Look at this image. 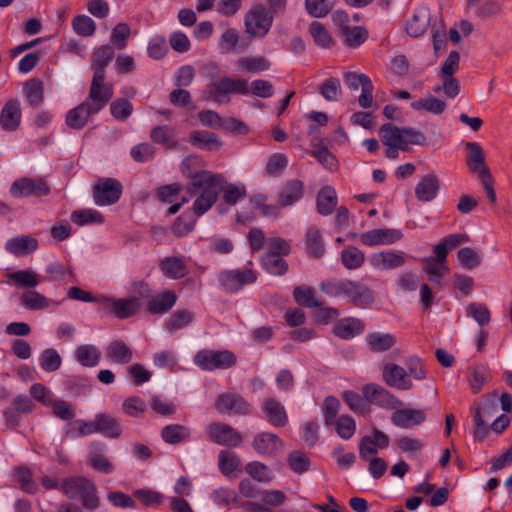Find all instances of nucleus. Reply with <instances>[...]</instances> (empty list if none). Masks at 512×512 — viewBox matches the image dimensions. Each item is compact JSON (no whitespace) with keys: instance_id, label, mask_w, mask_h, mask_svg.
I'll return each mask as SVG.
<instances>
[{"instance_id":"56","label":"nucleus","mask_w":512,"mask_h":512,"mask_svg":"<svg viewBox=\"0 0 512 512\" xmlns=\"http://www.w3.org/2000/svg\"><path fill=\"white\" fill-rule=\"evenodd\" d=\"M342 34L345 44L350 47L359 46L367 39L368 36L367 31L360 26L353 28L345 26L342 28Z\"/></svg>"},{"instance_id":"52","label":"nucleus","mask_w":512,"mask_h":512,"mask_svg":"<svg viewBox=\"0 0 512 512\" xmlns=\"http://www.w3.org/2000/svg\"><path fill=\"white\" fill-rule=\"evenodd\" d=\"M342 398L352 411L361 414L370 413V406L364 396L362 397L358 393L348 390L342 393Z\"/></svg>"},{"instance_id":"14","label":"nucleus","mask_w":512,"mask_h":512,"mask_svg":"<svg viewBox=\"0 0 512 512\" xmlns=\"http://www.w3.org/2000/svg\"><path fill=\"white\" fill-rule=\"evenodd\" d=\"M497 407L494 402L479 404L474 412V438L482 441L489 432L488 422L495 416Z\"/></svg>"},{"instance_id":"41","label":"nucleus","mask_w":512,"mask_h":512,"mask_svg":"<svg viewBox=\"0 0 512 512\" xmlns=\"http://www.w3.org/2000/svg\"><path fill=\"white\" fill-rule=\"evenodd\" d=\"M303 195V184L299 180H291L287 182L279 195L280 206L286 207L294 204Z\"/></svg>"},{"instance_id":"30","label":"nucleus","mask_w":512,"mask_h":512,"mask_svg":"<svg viewBox=\"0 0 512 512\" xmlns=\"http://www.w3.org/2000/svg\"><path fill=\"white\" fill-rule=\"evenodd\" d=\"M364 327V323L357 318H344L335 324L333 332L341 339H352L362 333Z\"/></svg>"},{"instance_id":"12","label":"nucleus","mask_w":512,"mask_h":512,"mask_svg":"<svg viewBox=\"0 0 512 512\" xmlns=\"http://www.w3.org/2000/svg\"><path fill=\"white\" fill-rule=\"evenodd\" d=\"M219 281L221 286L227 292L239 291L245 284H250L256 281V274L250 270H229L219 274Z\"/></svg>"},{"instance_id":"15","label":"nucleus","mask_w":512,"mask_h":512,"mask_svg":"<svg viewBox=\"0 0 512 512\" xmlns=\"http://www.w3.org/2000/svg\"><path fill=\"white\" fill-rule=\"evenodd\" d=\"M21 103L17 98H11L0 111V126L4 131H16L21 123Z\"/></svg>"},{"instance_id":"37","label":"nucleus","mask_w":512,"mask_h":512,"mask_svg":"<svg viewBox=\"0 0 512 512\" xmlns=\"http://www.w3.org/2000/svg\"><path fill=\"white\" fill-rule=\"evenodd\" d=\"M366 341L369 349L376 353L385 352L396 344L395 336L390 333H370L367 335Z\"/></svg>"},{"instance_id":"61","label":"nucleus","mask_w":512,"mask_h":512,"mask_svg":"<svg viewBox=\"0 0 512 512\" xmlns=\"http://www.w3.org/2000/svg\"><path fill=\"white\" fill-rule=\"evenodd\" d=\"M246 472L258 482H269L272 479L271 471L263 463L254 461L246 465Z\"/></svg>"},{"instance_id":"18","label":"nucleus","mask_w":512,"mask_h":512,"mask_svg":"<svg viewBox=\"0 0 512 512\" xmlns=\"http://www.w3.org/2000/svg\"><path fill=\"white\" fill-rule=\"evenodd\" d=\"M422 269L427 279L438 286L442 285L443 279L450 273L447 258H424Z\"/></svg>"},{"instance_id":"62","label":"nucleus","mask_w":512,"mask_h":512,"mask_svg":"<svg viewBox=\"0 0 512 512\" xmlns=\"http://www.w3.org/2000/svg\"><path fill=\"white\" fill-rule=\"evenodd\" d=\"M333 424L336 426L338 435L343 439H350L355 433L356 424L349 415L339 417Z\"/></svg>"},{"instance_id":"51","label":"nucleus","mask_w":512,"mask_h":512,"mask_svg":"<svg viewBox=\"0 0 512 512\" xmlns=\"http://www.w3.org/2000/svg\"><path fill=\"white\" fill-rule=\"evenodd\" d=\"M309 34L313 38L315 44L322 48H330L333 45V39L327 29L318 21H313L310 24Z\"/></svg>"},{"instance_id":"32","label":"nucleus","mask_w":512,"mask_h":512,"mask_svg":"<svg viewBox=\"0 0 512 512\" xmlns=\"http://www.w3.org/2000/svg\"><path fill=\"white\" fill-rule=\"evenodd\" d=\"M176 300V294L167 290L157 296L150 297L147 309L151 314H164L175 305Z\"/></svg>"},{"instance_id":"13","label":"nucleus","mask_w":512,"mask_h":512,"mask_svg":"<svg viewBox=\"0 0 512 512\" xmlns=\"http://www.w3.org/2000/svg\"><path fill=\"white\" fill-rule=\"evenodd\" d=\"M383 381L390 387L398 390H411L413 382L405 368L394 364H385L382 370Z\"/></svg>"},{"instance_id":"34","label":"nucleus","mask_w":512,"mask_h":512,"mask_svg":"<svg viewBox=\"0 0 512 512\" xmlns=\"http://www.w3.org/2000/svg\"><path fill=\"white\" fill-rule=\"evenodd\" d=\"M91 482L84 477H71L62 481L61 489L68 498L80 499Z\"/></svg>"},{"instance_id":"17","label":"nucleus","mask_w":512,"mask_h":512,"mask_svg":"<svg viewBox=\"0 0 512 512\" xmlns=\"http://www.w3.org/2000/svg\"><path fill=\"white\" fill-rule=\"evenodd\" d=\"M402 236V232L398 229L379 228L363 233L360 240L364 245L368 246L387 245L399 241Z\"/></svg>"},{"instance_id":"8","label":"nucleus","mask_w":512,"mask_h":512,"mask_svg":"<svg viewBox=\"0 0 512 512\" xmlns=\"http://www.w3.org/2000/svg\"><path fill=\"white\" fill-rule=\"evenodd\" d=\"M343 79L347 87L356 91L359 87L362 88V93L358 97V104L360 107L367 109L373 105V84L371 79L364 73L347 72L343 75Z\"/></svg>"},{"instance_id":"6","label":"nucleus","mask_w":512,"mask_h":512,"mask_svg":"<svg viewBox=\"0 0 512 512\" xmlns=\"http://www.w3.org/2000/svg\"><path fill=\"white\" fill-rule=\"evenodd\" d=\"M114 48L111 45H102L92 55V69L94 71L91 89L104 91L110 89L113 92L112 84H105V68L114 57Z\"/></svg>"},{"instance_id":"33","label":"nucleus","mask_w":512,"mask_h":512,"mask_svg":"<svg viewBox=\"0 0 512 512\" xmlns=\"http://www.w3.org/2000/svg\"><path fill=\"white\" fill-rule=\"evenodd\" d=\"M96 425L98 427V433H101L106 437L116 439L119 438L122 434L119 420L109 414H97Z\"/></svg>"},{"instance_id":"3","label":"nucleus","mask_w":512,"mask_h":512,"mask_svg":"<svg viewBox=\"0 0 512 512\" xmlns=\"http://www.w3.org/2000/svg\"><path fill=\"white\" fill-rule=\"evenodd\" d=\"M193 361L201 370L214 371L232 368L237 363V357L226 349H201L194 355Z\"/></svg>"},{"instance_id":"48","label":"nucleus","mask_w":512,"mask_h":512,"mask_svg":"<svg viewBox=\"0 0 512 512\" xmlns=\"http://www.w3.org/2000/svg\"><path fill=\"white\" fill-rule=\"evenodd\" d=\"M8 277L17 286L27 289L36 287L41 280L40 276L33 270H20L12 272L9 273Z\"/></svg>"},{"instance_id":"31","label":"nucleus","mask_w":512,"mask_h":512,"mask_svg":"<svg viewBox=\"0 0 512 512\" xmlns=\"http://www.w3.org/2000/svg\"><path fill=\"white\" fill-rule=\"evenodd\" d=\"M337 202L335 189L331 186H325L317 194V212L322 216H328L334 211Z\"/></svg>"},{"instance_id":"59","label":"nucleus","mask_w":512,"mask_h":512,"mask_svg":"<svg viewBox=\"0 0 512 512\" xmlns=\"http://www.w3.org/2000/svg\"><path fill=\"white\" fill-rule=\"evenodd\" d=\"M15 475L17 478V481L20 484V487L23 491L34 494L38 491L37 484L32 481V473L30 469L26 467H17L15 468Z\"/></svg>"},{"instance_id":"27","label":"nucleus","mask_w":512,"mask_h":512,"mask_svg":"<svg viewBox=\"0 0 512 512\" xmlns=\"http://www.w3.org/2000/svg\"><path fill=\"white\" fill-rule=\"evenodd\" d=\"M465 148L468 151L466 159L469 170L473 173L483 175V169L488 168L485 164V152L477 142H467Z\"/></svg>"},{"instance_id":"60","label":"nucleus","mask_w":512,"mask_h":512,"mask_svg":"<svg viewBox=\"0 0 512 512\" xmlns=\"http://www.w3.org/2000/svg\"><path fill=\"white\" fill-rule=\"evenodd\" d=\"M268 256H288L291 252L290 244L281 237H271L266 241Z\"/></svg>"},{"instance_id":"46","label":"nucleus","mask_w":512,"mask_h":512,"mask_svg":"<svg viewBox=\"0 0 512 512\" xmlns=\"http://www.w3.org/2000/svg\"><path fill=\"white\" fill-rule=\"evenodd\" d=\"M318 91L327 101L337 102L342 97V87L337 77H329L318 86Z\"/></svg>"},{"instance_id":"16","label":"nucleus","mask_w":512,"mask_h":512,"mask_svg":"<svg viewBox=\"0 0 512 512\" xmlns=\"http://www.w3.org/2000/svg\"><path fill=\"white\" fill-rule=\"evenodd\" d=\"M216 409L223 412H233L240 415H247L251 412L250 404L239 394H220L215 402Z\"/></svg>"},{"instance_id":"7","label":"nucleus","mask_w":512,"mask_h":512,"mask_svg":"<svg viewBox=\"0 0 512 512\" xmlns=\"http://www.w3.org/2000/svg\"><path fill=\"white\" fill-rule=\"evenodd\" d=\"M123 186L114 178H101L92 187V195L98 206L115 204L122 195Z\"/></svg>"},{"instance_id":"39","label":"nucleus","mask_w":512,"mask_h":512,"mask_svg":"<svg viewBox=\"0 0 512 512\" xmlns=\"http://www.w3.org/2000/svg\"><path fill=\"white\" fill-rule=\"evenodd\" d=\"M76 360L85 367L96 366L101 358V351L94 345L83 344L75 351Z\"/></svg>"},{"instance_id":"5","label":"nucleus","mask_w":512,"mask_h":512,"mask_svg":"<svg viewBox=\"0 0 512 512\" xmlns=\"http://www.w3.org/2000/svg\"><path fill=\"white\" fill-rule=\"evenodd\" d=\"M273 23V16L262 4L254 5L245 16V31L251 37H265Z\"/></svg>"},{"instance_id":"19","label":"nucleus","mask_w":512,"mask_h":512,"mask_svg":"<svg viewBox=\"0 0 512 512\" xmlns=\"http://www.w3.org/2000/svg\"><path fill=\"white\" fill-rule=\"evenodd\" d=\"M109 304L111 313L119 319H125L135 315L141 308V304L137 297L112 299L103 298Z\"/></svg>"},{"instance_id":"1","label":"nucleus","mask_w":512,"mask_h":512,"mask_svg":"<svg viewBox=\"0 0 512 512\" xmlns=\"http://www.w3.org/2000/svg\"><path fill=\"white\" fill-rule=\"evenodd\" d=\"M190 178L187 193L190 197H195L193 212L199 217L216 203L225 179L222 175L207 170L196 172Z\"/></svg>"},{"instance_id":"58","label":"nucleus","mask_w":512,"mask_h":512,"mask_svg":"<svg viewBox=\"0 0 512 512\" xmlns=\"http://www.w3.org/2000/svg\"><path fill=\"white\" fill-rule=\"evenodd\" d=\"M239 465L240 460L235 453L225 450L219 453V469L224 475L236 471Z\"/></svg>"},{"instance_id":"10","label":"nucleus","mask_w":512,"mask_h":512,"mask_svg":"<svg viewBox=\"0 0 512 512\" xmlns=\"http://www.w3.org/2000/svg\"><path fill=\"white\" fill-rule=\"evenodd\" d=\"M362 393L369 405L374 404L389 410L402 406V402L395 395L375 383L365 384L362 388Z\"/></svg>"},{"instance_id":"23","label":"nucleus","mask_w":512,"mask_h":512,"mask_svg":"<svg viewBox=\"0 0 512 512\" xmlns=\"http://www.w3.org/2000/svg\"><path fill=\"white\" fill-rule=\"evenodd\" d=\"M262 409L266 415L267 421L275 427H283L288 422V416L284 406L275 399L264 400Z\"/></svg>"},{"instance_id":"26","label":"nucleus","mask_w":512,"mask_h":512,"mask_svg":"<svg viewBox=\"0 0 512 512\" xmlns=\"http://www.w3.org/2000/svg\"><path fill=\"white\" fill-rule=\"evenodd\" d=\"M252 445L259 454L273 455L282 447V441L274 433L263 432L255 436Z\"/></svg>"},{"instance_id":"49","label":"nucleus","mask_w":512,"mask_h":512,"mask_svg":"<svg viewBox=\"0 0 512 512\" xmlns=\"http://www.w3.org/2000/svg\"><path fill=\"white\" fill-rule=\"evenodd\" d=\"M293 296L295 301L303 307H321L323 304L315 298V291L311 287L297 286L293 290Z\"/></svg>"},{"instance_id":"47","label":"nucleus","mask_w":512,"mask_h":512,"mask_svg":"<svg viewBox=\"0 0 512 512\" xmlns=\"http://www.w3.org/2000/svg\"><path fill=\"white\" fill-rule=\"evenodd\" d=\"M70 218L78 226L102 224L104 222V216L94 209L75 210L71 213Z\"/></svg>"},{"instance_id":"44","label":"nucleus","mask_w":512,"mask_h":512,"mask_svg":"<svg viewBox=\"0 0 512 512\" xmlns=\"http://www.w3.org/2000/svg\"><path fill=\"white\" fill-rule=\"evenodd\" d=\"M237 66L247 73H258L267 71L271 63L263 56H246L238 59Z\"/></svg>"},{"instance_id":"53","label":"nucleus","mask_w":512,"mask_h":512,"mask_svg":"<svg viewBox=\"0 0 512 512\" xmlns=\"http://www.w3.org/2000/svg\"><path fill=\"white\" fill-rule=\"evenodd\" d=\"M73 31L82 37H90L96 31L94 20L87 15H77L72 20Z\"/></svg>"},{"instance_id":"22","label":"nucleus","mask_w":512,"mask_h":512,"mask_svg":"<svg viewBox=\"0 0 512 512\" xmlns=\"http://www.w3.org/2000/svg\"><path fill=\"white\" fill-rule=\"evenodd\" d=\"M431 14L426 6H421L415 10L412 18L407 21L406 30L412 37L422 36L430 25Z\"/></svg>"},{"instance_id":"42","label":"nucleus","mask_w":512,"mask_h":512,"mask_svg":"<svg viewBox=\"0 0 512 512\" xmlns=\"http://www.w3.org/2000/svg\"><path fill=\"white\" fill-rule=\"evenodd\" d=\"M24 92L31 106L38 107L44 101L43 82L38 78L28 80L24 85Z\"/></svg>"},{"instance_id":"64","label":"nucleus","mask_w":512,"mask_h":512,"mask_svg":"<svg viewBox=\"0 0 512 512\" xmlns=\"http://www.w3.org/2000/svg\"><path fill=\"white\" fill-rule=\"evenodd\" d=\"M132 111V104L124 98L116 99L110 104V112L117 120L127 119L132 114Z\"/></svg>"},{"instance_id":"55","label":"nucleus","mask_w":512,"mask_h":512,"mask_svg":"<svg viewBox=\"0 0 512 512\" xmlns=\"http://www.w3.org/2000/svg\"><path fill=\"white\" fill-rule=\"evenodd\" d=\"M62 360L55 349H45L40 355V366L46 372H54L61 366Z\"/></svg>"},{"instance_id":"2","label":"nucleus","mask_w":512,"mask_h":512,"mask_svg":"<svg viewBox=\"0 0 512 512\" xmlns=\"http://www.w3.org/2000/svg\"><path fill=\"white\" fill-rule=\"evenodd\" d=\"M112 97L113 92L109 88L104 93L90 88L87 100L66 114V125L71 129H82L87 124L88 118L100 112Z\"/></svg>"},{"instance_id":"57","label":"nucleus","mask_w":512,"mask_h":512,"mask_svg":"<svg viewBox=\"0 0 512 512\" xmlns=\"http://www.w3.org/2000/svg\"><path fill=\"white\" fill-rule=\"evenodd\" d=\"M467 315L472 317L480 326H486L491 320L488 307L482 303H471L467 306Z\"/></svg>"},{"instance_id":"43","label":"nucleus","mask_w":512,"mask_h":512,"mask_svg":"<svg viewBox=\"0 0 512 512\" xmlns=\"http://www.w3.org/2000/svg\"><path fill=\"white\" fill-rule=\"evenodd\" d=\"M305 246L307 253L313 256H321L324 253L323 238L316 226H311L305 234Z\"/></svg>"},{"instance_id":"38","label":"nucleus","mask_w":512,"mask_h":512,"mask_svg":"<svg viewBox=\"0 0 512 512\" xmlns=\"http://www.w3.org/2000/svg\"><path fill=\"white\" fill-rule=\"evenodd\" d=\"M469 241V236L464 233L450 234L444 237L434 248V256H447L448 253L463 243Z\"/></svg>"},{"instance_id":"63","label":"nucleus","mask_w":512,"mask_h":512,"mask_svg":"<svg viewBox=\"0 0 512 512\" xmlns=\"http://www.w3.org/2000/svg\"><path fill=\"white\" fill-rule=\"evenodd\" d=\"M133 495L146 507L159 506L163 501L162 494L148 489H137Z\"/></svg>"},{"instance_id":"25","label":"nucleus","mask_w":512,"mask_h":512,"mask_svg":"<svg viewBox=\"0 0 512 512\" xmlns=\"http://www.w3.org/2000/svg\"><path fill=\"white\" fill-rule=\"evenodd\" d=\"M5 248L14 255H28L37 250L38 241L30 235H20L9 239Z\"/></svg>"},{"instance_id":"40","label":"nucleus","mask_w":512,"mask_h":512,"mask_svg":"<svg viewBox=\"0 0 512 512\" xmlns=\"http://www.w3.org/2000/svg\"><path fill=\"white\" fill-rule=\"evenodd\" d=\"M161 436L166 443L175 445L189 439L191 431L184 425L171 424L163 427Z\"/></svg>"},{"instance_id":"35","label":"nucleus","mask_w":512,"mask_h":512,"mask_svg":"<svg viewBox=\"0 0 512 512\" xmlns=\"http://www.w3.org/2000/svg\"><path fill=\"white\" fill-rule=\"evenodd\" d=\"M190 141L193 145L208 151L217 150L222 145L216 134L203 130L193 131L190 134Z\"/></svg>"},{"instance_id":"36","label":"nucleus","mask_w":512,"mask_h":512,"mask_svg":"<svg viewBox=\"0 0 512 512\" xmlns=\"http://www.w3.org/2000/svg\"><path fill=\"white\" fill-rule=\"evenodd\" d=\"M150 138L153 142L160 144L167 149L177 146L176 130L167 125H161L153 128L150 132Z\"/></svg>"},{"instance_id":"50","label":"nucleus","mask_w":512,"mask_h":512,"mask_svg":"<svg viewBox=\"0 0 512 512\" xmlns=\"http://www.w3.org/2000/svg\"><path fill=\"white\" fill-rule=\"evenodd\" d=\"M446 106L447 105L445 101L433 96L424 99H419L411 103V107L414 110H425L435 115L443 113L446 109Z\"/></svg>"},{"instance_id":"11","label":"nucleus","mask_w":512,"mask_h":512,"mask_svg":"<svg viewBox=\"0 0 512 512\" xmlns=\"http://www.w3.org/2000/svg\"><path fill=\"white\" fill-rule=\"evenodd\" d=\"M206 432L209 440L219 445L236 447L242 443L241 434L227 424L212 422Z\"/></svg>"},{"instance_id":"9","label":"nucleus","mask_w":512,"mask_h":512,"mask_svg":"<svg viewBox=\"0 0 512 512\" xmlns=\"http://www.w3.org/2000/svg\"><path fill=\"white\" fill-rule=\"evenodd\" d=\"M49 193V185L41 178L23 177L14 181L10 187V194L15 198L46 196Z\"/></svg>"},{"instance_id":"24","label":"nucleus","mask_w":512,"mask_h":512,"mask_svg":"<svg viewBox=\"0 0 512 512\" xmlns=\"http://www.w3.org/2000/svg\"><path fill=\"white\" fill-rule=\"evenodd\" d=\"M343 295L347 296L356 306H364L373 302L371 291L358 282L346 280Z\"/></svg>"},{"instance_id":"20","label":"nucleus","mask_w":512,"mask_h":512,"mask_svg":"<svg viewBox=\"0 0 512 512\" xmlns=\"http://www.w3.org/2000/svg\"><path fill=\"white\" fill-rule=\"evenodd\" d=\"M440 181L435 173L422 176L415 187V196L421 202H430L437 197Z\"/></svg>"},{"instance_id":"21","label":"nucleus","mask_w":512,"mask_h":512,"mask_svg":"<svg viewBox=\"0 0 512 512\" xmlns=\"http://www.w3.org/2000/svg\"><path fill=\"white\" fill-rule=\"evenodd\" d=\"M426 419V413L421 409H397L391 416L392 423L400 428H411L420 425Z\"/></svg>"},{"instance_id":"54","label":"nucleus","mask_w":512,"mask_h":512,"mask_svg":"<svg viewBox=\"0 0 512 512\" xmlns=\"http://www.w3.org/2000/svg\"><path fill=\"white\" fill-rule=\"evenodd\" d=\"M193 320V313L189 310H177L171 316L166 322V328L170 332L177 331L185 326H187L189 323H191Z\"/></svg>"},{"instance_id":"4","label":"nucleus","mask_w":512,"mask_h":512,"mask_svg":"<svg viewBox=\"0 0 512 512\" xmlns=\"http://www.w3.org/2000/svg\"><path fill=\"white\" fill-rule=\"evenodd\" d=\"M210 97L218 103H228L231 93L246 95L249 93L248 82L244 79L221 77L208 86Z\"/></svg>"},{"instance_id":"29","label":"nucleus","mask_w":512,"mask_h":512,"mask_svg":"<svg viewBox=\"0 0 512 512\" xmlns=\"http://www.w3.org/2000/svg\"><path fill=\"white\" fill-rule=\"evenodd\" d=\"M380 136L385 146H398L400 150L407 151V142H405L402 128L390 123L383 124L380 127Z\"/></svg>"},{"instance_id":"45","label":"nucleus","mask_w":512,"mask_h":512,"mask_svg":"<svg viewBox=\"0 0 512 512\" xmlns=\"http://www.w3.org/2000/svg\"><path fill=\"white\" fill-rule=\"evenodd\" d=\"M160 267L162 272L172 279L182 278L187 274L186 264L182 258H164Z\"/></svg>"},{"instance_id":"28","label":"nucleus","mask_w":512,"mask_h":512,"mask_svg":"<svg viewBox=\"0 0 512 512\" xmlns=\"http://www.w3.org/2000/svg\"><path fill=\"white\" fill-rule=\"evenodd\" d=\"M106 357L116 364H128L133 359L132 349L122 340L112 341L106 348Z\"/></svg>"}]
</instances>
